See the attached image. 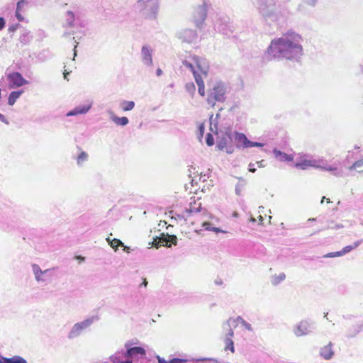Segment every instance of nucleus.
I'll return each mask as SVG.
<instances>
[{"mask_svg": "<svg viewBox=\"0 0 363 363\" xmlns=\"http://www.w3.org/2000/svg\"><path fill=\"white\" fill-rule=\"evenodd\" d=\"M137 7L147 18L154 19L159 9V0H138Z\"/></svg>", "mask_w": 363, "mask_h": 363, "instance_id": "5", "label": "nucleus"}, {"mask_svg": "<svg viewBox=\"0 0 363 363\" xmlns=\"http://www.w3.org/2000/svg\"><path fill=\"white\" fill-rule=\"evenodd\" d=\"M74 20H75V18H74V14L73 13L72 11H68L67 12V19H66V23L68 27H74Z\"/></svg>", "mask_w": 363, "mask_h": 363, "instance_id": "29", "label": "nucleus"}, {"mask_svg": "<svg viewBox=\"0 0 363 363\" xmlns=\"http://www.w3.org/2000/svg\"><path fill=\"white\" fill-rule=\"evenodd\" d=\"M182 64L186 67L189 68L192 72V73L196 72V69H195L194 65V64L192 62H189L188 60H184L182 62Z\"/></svg>", "mask_w": 363, "mask_h": 363, "instance_id": "41", "label": "nucleus"}, {"mask_svg": "<svg viewBox=\"0 0 363 363\" xmlns=\"http://www.w3.org/2000/svg\"><path fill=\"white\" fill-rule=\"evenodd\" d=\"M15 16L18 21H23L24 20L23 16L21 14V11L16 10Z\"/></svg>", "mask_w": 363, "mask_h": 363, "instance_id": "53", "label": "nucleus"}, {"mask_svg": "<svg viewBox=\"0 0 363 363\" xmlns=\"http://www.w3.org/2000/svg\"><path fill=\"white\" fill-rule=\"evenodd\" d=\"M212 118H213V115H211L210 120H212ZM210 129L211 131H214V130H215L216 133H217V129H218L217 123H213L212 121H211Z\"/></svg>", "mask_w": 363, "mask_h": 363, "instance_id": "51", "label": "nucleus"}, {"mask_svg": "<svg viewBox=\"0 0 363 363\" xmlns=\"http://www.w3.org/2000/svg\"><path fill=\"white\" fill-rule=\"evenodd\" d=\"M121 107L124 111H131L135 107V102L133 101H123Z\"/></svg>", "mask_w": 363, "mask_h": 363, "instance_id": "27", "label": "nucleus"}, {"mask_svg": "<svg viewBox=\"0 0 363 363\" xmlns=\"http://www.w3.org/2000/svg\"><path fill=\"white\" fill-rule=\"evenodd\" d=\"M225 350H230L232 352H234V343L232 339H230L229 337H226L225 338Z\"/></svg>", "mask_w": 363, "mask_h": 363, "instance_id": "33", "label": "nucleus"}, {"mask_svg": "<svg viewBox=\"0 0 363 363\" xmlns=\"http://www.w3.org/2000/svg\"><path fill=\"white\" fill-rule=\"evenodd\" d=\"M125 347L126 350L118 351L110 357L113 363H133L132 358L143 357L146 354L145 350L142 347H130L127 342Z\"/></svg>", "mask_w": 363, "mask_h": 363, "instance_id": "2", "label": "nucleus"}, {"mask_svg": "<svg viewBox=\"0 0 363 363\" xmlns=\"http://www.w3.org/2000/svg\"><path fill=\"white\" fill-rule=\"evenodd\" d=\"M157 76L160 77L162 74V70L160 68H157L156 70Z\"/></svg>", "mask_w": 363, "mask_h": 363, "instance_id": "64", "label": "nucleus"}, {"mask_svg": "<svg viewBox=\"0 0 363 363\" xmlns=\"http://www.w3.org/2000/svg\"><path fill=\"white\" fill-rule=\"evenodd\" d=\"M6 26V21L4 18L0 17V30H3Z\"/></svg>", "mask_w": 363, "mask_h": 363, "instance_id": "55", "label": "nucleus"}, {"mask_svg": "<svg viewBox=\"0 0 363 363\" xmlns=\"http://www.w3.org/2000/svg\"><path fill=\"white\" fill-rule=\"evenodd\" d=\"M0 121L4 123L5 124L8 125L9 123V121L6 118V117L0 113Z\"/></svg>", "mask_w": 363, "mask_h": 363, "instance_id": "57", "label": "nucleus"}, {"mask_svg": "<svg viewBox=\"0 0 363 363\" xmlns=\"http://www.w3.org/2000/svg\"><path fill=\"white\" fill-rule=\"evenodd\" d=\"M244 184H237V185L235 186V194L238 196H240L241 194V191H242V188L244 186Z\"/></svg>", "mask_w": 363, "mask_h": 363, "instance_id": "45", "label": "nucleus"}, {"mask_svg": "<svg viewBox=\"0 0 363 363\" xmlns=\"http://www.w3.org/2000/svg\"><path fill=\"white\" fill-rule=\"evenodd\" d=\"M245 328V329H247V330L249 331H252V327L251 325V324H250L249 323L246 322L245 320H242V323H241Z\"/></svg>", "mask_w": 363, "mask_h": 363, "instance_id": "52", "label": "nucleus"}, {"mask_svg": "<svg viewBox=\"0 0 363 363\" xmlns=\"http://www.w3.org/2000/svg\"><path fill=\"white\" fill-rule=\"evenodd\" d=\"M198 361L201 362V363H219V362L214 359H199Z\"/></svg>", "mask_w": 363, "mask_h": 363, "instance_id": "49", "label": "nucleus"}, {"mask_svg": "<svg viewBox=\"0 0 363 363\" xmlns=\"http://www.w3.org/2000/svg\"><path fill=\"white\" fill-rule=\"evenodd\" d=\"M111 120L118 125L125 126L129 123V120L127 117H118L116 116L112 111H110Z\"/></svg>", "mask_w": 363, "mask_h": 363, "instance_id": "24", "label": "nucleus"}, {"mask_svg": "<svg viewBox=\"0 0 363 363\" xmlns=\"http://www.w3.org/2000/svg\"><path fill=\"white\" fill-rule=\"evenodd\" d=\"M204 130H205L204 125L203 124H201L199 126V138L203 137V133H204Z\"/></svg>", "mask_w": 363, "mask_h": 363, "instance_id": "50", "label": "nucleus"}, {"mask_svg": "<svg viewBox=\"0 0 363 363\" xmlns=\"http://www.w3.org/2000/svg\"><path fill=\"white\" fill-rule=\"evenodd\" d=\"M316 329L315 323L311 319L301 320L296 325L294 329V333L296 336L306 335Z\"/></svg>", "mask_w": 363, "mask_h": 363, "instance_id": "10", "label": "nucleus"}, {"mask_svg": "<svg viewBox=\"0 0 363 363\" xmlns=\"http://www.w3.org/2000/svg\"><path fill=\"white\" fill-rule=\"evenodd\" d=\"M106 241L108 242V244L111 245V247L114 249L115 251L118 250V246H121L124 247V250L128 252L129 247L124 245V243L119 239L113 238L111 239L109 237L106 238Z\"/></svg>", "mask_w": 363, "mask_h": 363, "instance_id": "22", "label": "nucleus"}, {"mask_svg": "<svg viewBox=\"0 0 363 363\" xmlns=\"http://www.w3.org/2000/svg\"><path fill=\"white\" fill-rule=\"evenodd\" d=\"M177 37L182 43H193L197 39L198 34L196 30L185 28L177 32Z\"/></svg>", "mask_w": 363, "mask_h": 363, "instance_id": "13", "label": "nucleus"}, {"mask_svg": "<svg viewBox=\"0 0 363 363\" xmlns=\"http://www.w3.org/2000/svg\"><path fill=\"white\" fill-rule=\"evenodd\" d=\"M20 26L21 25L19 23L11 25L9 27L8 31L9 33H14Z\"/></svg>", "mask_w": 363, "mask_h": 363, "instance_id": "43", "label": "nucleus"}, {"mask_svg": "<svg viewBox=\"0 0 363 363\" xmlns=\"http://www.w3.org/2000/svg\"><path fill=\"white\" fill-rule=\"evenodd\" d=\"M333 344L330 342L327 345L323 347L320 350V355L325 360L332 359L335 354L332 347Z\"/></svg>", "mask_w": 363, "mask_h": 363, "instance_id": "19", "label": "nucleus"}, {"mask_svg": "<svg viewBox=\"0 0 363 363\" xmlns=\"http://www.w3.org/2000/svg\"><path fill=\"white\" fill-rule=\"evenodd\" d=\"M301 36L291 30H289L281 37L272 40L265 51L263 58L271 61L274 59H286L298 62L303 54L301 44Z\"/></svg>", "mask_w": 363, "mask_h": 363, "instance_id": "1", "label": "nucleus"}, {"mask_svg": "<svg viewBox=\"0 0 363 363\" xmlns=\"http://www.w3.org/2000/svg\"><path fill=\"white\" fill-rule=\"evenodd\" d=\"M157 359L158 360V363H168V361H166L164 358L157 356Z\"/></svg>", "mask_w": 363, "mask_h": 363, "instance_id": "61", "label": "nucleus"}, {"mask_svg": "<svg viewBox=\"0 0 363 363\" xmlns=\"http://www.w3.org/2000/svg\"><path fill=\"white\" fill-rule=\"evenodd\" d=\"M211 4L203 0L201 5H199L194 13V20L195 25L197 28H202L203 23L207 17L208 9L211 7Z\"/></svg>", "mask_w": 363, "mask_h": 363, "instance_id": "7", "label": "nucleus"}, {"mask_svg": "<svg viewBox=\"0 0 363 363\" xmlns=\"http://www.w3.org/2000/svg\"><path fill=\"white\" fill-rule=\"evenodd\" d=\"M235 142L236 143V146L238 148H248L250 145V141L247 136L242 133H238L237 131L235 132L234 137Z\"/></svg>", "mask_w": 363, "mask_h": 363, "instance_id": "17", "label": "nucleus"}, {"mask_svg": "<svg viewBox=\"0 0 363 363\" xmlns=\"http://www.w3.org/2000/svg\"><path fill=\"white\" fill-rule=\"evenodd\" d=\"M88 160V154L84 151H82L77 158V162L79 166H81L84 162Z\"/></svg>", "mask_w": 363, "mask_h": 363, "instance_id": "30", "label": "nucleus"}, {"mask_svg": "<svg viewBox=\"0 0 363 363\" xmlns=\"http://www.w3.org/2000/svg\"><path fill=\"white\" fill-rule=\"evenodd\" d=\"M186 362V359L176 357L168 361V363H185Z\"/></svg>", "mask_w": 363, "mask_h": 363, "instance_id": "44", "label": "nucleus"}, {"mask_svg": "<svg viewBox=\"0 0 363 363\" xmlns=\"http://www.w3.org/2000/svg\"><path fill=\"white\" fill-rule=\"evenodd\" d=\"M147 285V279L145 278L143 279V282L141 283L140 284V286H144V287H146Z\"/></svg>", "mask_w": 363, "mask_h": 363, "instance_id": "63", "label": "nucleus"}, {"mask_svg": "<svg viewBox=\"0 0 363 363\" xmlns=\"http://www.w3.org/2000/svg\"><path fill=\"white\" fill-rule=\"evenodd\" d=\"M362 242H363V240H357L356 242H354V244L352 245L354 249L359 247L362 243Z\"/></svg>", "mask_w": 363, "mask_h": 363, "instance_id": "58", "label": "nucleus"}, {"mask_svg": "<svg viewBox=\"0 0 363 363\" xmlns=\"http://www.w3.org/2000/svg\"><path fill=\"white\" fill-rule=\"evenodd\" d=\"M201 210V203H199L198 207L191 206L189 209H186V211L188 213H193V212L198 213V212H200Z\"/></svg>", "mask_w": 363, "mask_h": 363, "instance_id": "42", "label": "nucleus"}, {"mask_svg": "<svg viewBox=\"0 0 363 363\" xmlns=\"http://www.w3.org/2000/svg\"><path fill=\"white\" fill-rule=\"evenodd\" d=\"M304 3H306V4L309 5V6H315L318 0H302Z\"/></svg>", "mask_w": 363, "mask_h": 363, "instance_id": "54", "label": "nucleus"}, {"mask_svg": "<svg viewBox=\"0 0 363 363\" xmlns=\"http://www.w3.org/2000/svg\"><path fill=\"white\" fill-rule=\"evenodd\" d=\"M23 90H18L11 91L8 98V104L10 106H13L16 100L22 95Z\"/></svg>", "mask_w": 363, "mask_h": 363, "instance_id": "26", "label": "nucleus"}, {"mask_svg": "<svg viewBox=\"0 0 363 363\" xmlns=\"http://www.w3.org/2000/svg\"><path fill=\"white\" fill-rule=\"evenodd\" d=\"M152 53L153 50L148 45H143L141 48V60L143 63L150 67L152 65Z\"/></svg>", "mask_w": 363, "mask_h": 363, "instance_id": "14", "label": "nucleus"}, {"mask_svg": "<svg viewBox=\"0 0 363 363\" xmlns=\"http://www.w3.org/2000/svg\"><path fill=\"white\" fill-rule=\"evenodd\" d=\"M225 329H228V327L225 328ZM234 335V332L233 330V329L230 328H228V332L226 335V337H229L230 339L233 337Z\"/></svg>", "mask_w": 363, "mask_h": 363, "instance_id": "56", "label": "nucleus"}, {"mask_svg": "<svg viewBox=\"0 0 363 363\" xmlns=\"http://www.w3.org/2000/svg\"><path fill=\"white\" fill-rule=\"evenodd\" d=\"M202 226L203 228H205V229L206 230H208V231H213V232H215L216 233H221V232H223L221 229H220L219 228H216V227H212L211 226V223H209V222H204L202 225Z\"/></svg>", "mask_w": 363, "mask_h": 363, "instance_id": "31", "label": "nucleus"}, {"mask_svg": "<svg viewBox=\"0 0 363 363\" xmlns=\"http://www.w3.org/2000/svg\"><path fill=\"white\" fill-rule=\"evenodd\" d=\"M295 167L301 169H306L308 167L320 169L324 171H328L336 177L342 176V170L339 169L336 165H330L325 160H303L296 162Z\"/></svg>", "mask_w": 363, "mask_h": 363, "instance_id": "3", "label": "nucleus"}, {"mask_svg": "<svg viewBox=\"0 0 363 363\" xmlns=\"http://www.w3.org/2000/svg\"><path fill=\"white\" fill-rule=\"evenodd\" d=\"M99 317L98 315H93L86 318L85 320L75 323L68 333L67 337L70 340L79 336L82 331L90 327L94 323L98 321Z\"/></svg>", "mask_w": 363, "mask_h": 363, "instance_id": "6", "label": "nucleus"}, {"mask_svg": "<svg viewBox=\"0 0 363 363\" xmlns=\"http://www.w3.org/2000/svg\"><path fill=\"white\" fill-rule=\"evenodd\" d=\"M253 4L263 17L269 18L273 15L274 0H253Z\"/></svg>", "mask_w": 363, "mask_h": 363, "instance_id": "8", "label": "nucleus"}, {"mask_svg": "<svg viewBox=\"0 0 363 363\" xmlns=\"http://www.w3.org/2000/svg\"><path fill=\"white\" fill-rule=\"evenodd\" d=\"M28 4V1L27 0H19L17 2L16 4V9L18 11H22V9L24 8L25 6H26Z\"/></svg>", "mask_w": 363, "mask_h": 363, "instance_id": "38", "label": "nucleus"}, {"mask_svg": "<svg viewBox=\"0 0 363 363\" xmlns=\"http://www.w3.org/2000/svg\"><path fill=\"white\" fill-rule=\"evenodd\" d=\"M361 332V330L359 327L358 325H354L352 328H351L346 336L348 337V338H352V337H354L357 334H359V333Z\"/></svg>", "mask_w": 363, "mask_h": 363, "instance_id": "28", "label": "nucleus"}, {"mask_svg": "<svg viewBox=\"0 0 363 363\" xmlns=\"http://www.w3.org/2000/svg\"><path fill=\"white\" fill-rule=\"evenodd\" d=\"M228 90L227 84L223 82H216L212 87L208 90L206 101L208 105L214 106L216 102H224Z\"/></svg>", "mask_w": 363, "mask_h": 363, "instance_id": "4", "label": "nucleus"}, {"mask_svg": "<svg viewBox=\"0 0 363 363\" xmlns=\"http://www.w3.org/2000/svg\"><path fill=\"white\" fill-rule=\"evenodd\" d=\"M185 90L191 96H194L196 91L195 85L193 82L186 83L185 85Z\"/></svg>", "mask_w": 363, "mask_h": 363, "instance_id": "34", "label": "nucleus"}, {"mask_svg": "<svg viewBox=\"0 0 363 363\" xmlns=\"http://www.w3.org/2000/svg\"><path fill=\"white\" fill-rule=\"evenodd\" d=\"M193 74L198 86L199 84H204L203 80L200 74H199L197 72H195L193 73Z\"/></svg>", "mask_w": 363, "mask_h": 363, "instance_id": "39", "label": "nucleus"}, {"mask_svg": "<svg viewBox=\"0 0 363 363\" xmlns=\"http://www.w3.org/2000/svg\"><path fill=\"white\" fill-rule=\"evenodd\" d=\"M362 167H363V158L358 160L354 163H353L352 165L350 167L349 169L350 170L357 169L362 168Z\"/></svg>", "mask_w": 363, "mask_h": 363, "instance_id": "35", "label": "nucleus"}, {"mask_svg": "<svg viewBox=\"0 0 363 363\" xmlns=\"http://www.w3.org/2000/svg\"><path fill=\"white\" fill-rule=\"evenodd\" d=\"M92 101H86L83 105H79L74 107L72 110L68 111L66 114L67 116H74L77 115L86 114L92 107Z\"/></svg>", "mask_w": 363, "mask_h": 363, "instance_id": "15", "label": "nucleus"}, {"mask_svg": "<svg viewBox=\"0 0 363 363\" xmlns=\"http://www.w3.org/2000/svg\"><path fill=\"white\" fill-rule=\"evenodd\" d=\"M32 269H33V272L35 275V278L38 282H40V281L44 282L46 280L45 278H40V274H48L50 272V270H51L50 269H48L43 271L40 269V266L36 264H32Z\"/></svg>", "mask_w": 363, "mask_h": 363, "instance_id": "21", "label": "nucleus"}, {"mask_svg": "<svg viewBox=\"0 0 363 363\" xmlns=\"http://www.w3.org/2000/svg\"><path fill=\"white\" fill-rule=\"evenodd\" d=\"M343 228L342 224H335L333 226L329 227V228H332V229H340V228Z\"/></svg>", "mask_w": 363, "mask_h": 363, "instance_id": "60", "label": "nucleus"}, {"mask_svg": "<svg viewBox=\"0 0 363 363\" xmlns=\"http://www.w3.org/2000/svg\"><path fill=\"white\" fill-rule=\"evenodd\" d=\"M352 250H354V247L352 245H347L342 248V252L343 253V255H344L350 252Z\"/></svg>", "mask_w": 363, "mask_h": 363, "instance_id": "47", "label": "nucleus"}, {"mask_svg": "<svg viewBox=\"0 0 363 363\" xmlns=\"http://www.w3.org/2000/svg\"><path fill=\"white\" fill-rule=\"evenodd\" d=\"M286 278V275L284 273H281L279 274V276H277V277L274 278V279L272 281V284L274 285H277L278 284H279L281 281H284Z\"/></svg>", "mask_w": 363, "mask_h": 363, "instance_id": "36", "label": "nucleus"}, {"mask_svg": "<svg viewBox=\"0 0 363 363\" xmlns=\"http://www.w3.org/2000/svg\"><path fill=\"white\" fill-rule=\"evenodd\" d=\"M216 147L219 150H225L228 154H232L234 152L235 148L233 145V137L230 131H227L225 135L217 138Z\"/></svg>", "mask_w": 363, "mask_h": 363, "instance_id": "9", "label": "nucleus"}, {"mask_svg": "<svg viewBox=\"0 0 363 363\" xmlns=\"http://www.w3.org/2000/svg\"><path fill=\"white\" fill-rule=\"evenodd\" d=\"M0 363H28L27 361L22 357L18 355L13 356L12 357H4L0 359Z\"/></svg>", "mask_w": 363, "mask_h": 363, "instance_id": "23", "label": "nucleus"}, {"mask_svg": "<svg viewBox=\"0 0 363 363\" xmlns=\"http://www.w3.org/2000/svg\"><path fill=\"white\" fill-rule=\"evenodd\" d=\"M7 80L9 82L10 88L12 89L18 88L29 83L18 72H13L8 74Z\"/></svg>", "mask_w": 363, "mask_h": 363, "instance_id": "12", "label": "nucleus"}, {"mask_svg": "<svg viewBox=\"0 0 363 363\" xmlns=\"http://www.w3.org/2000/svg\"><path fill=\"white\" fill-rule=\"evenodd\" d=\"M194 63L196 65L198 69L205 75L207 74L208 65L206 59L199 56L194 55L191 57Z\"/></svg>", "mask_w": 363, "mask_h": 363, "instance_id": "18", "label": "nucleus"}, {"mask_svg": "<svg viewBox=\"0 0 363 363\" xmlns=\"http://www.w3.org/2000/svg\"><path fill=\"white\" fill-rule=\"evenodd\" d=\"M215 30L225 35H230L233 33V26L229 17L219 18L215 24Z\"/></svg>", "mask_w": 363, "mask_h": 363, "instance_id": "11", "label": "nucleus"}, {"mask_svg": "<svg viewBox=\"0 0 363 363\" xmlns=\"http://www.w3.org/2000/svg\"><path fill=\"white\" fill-rule=\"evenodd\" d=\"M206 143L211 147L214 145V138L211 133H208L206 137Z\"/></svg>", "mask_w": 363, "mask_h": 363, "instance_id": "37", "label": "nucleus"}, {"mask_svg": "<svg viewBox=\"0 0 363 363\" xmlns=\"http://www.w3.org/2000/svg\"><path fill=\"white\" fill-rule=\"evenodd\" d=\"M158 245H164L167 247H169L172 245H177V238L174 235H169L161 233L160 236L157 238Z\"/></svg>", "mask_w": 363, "mask_h": 363, "instance_id": "16", "label": "nucleus"}, {"mask_svg": "<svg viewBox=\"0 0 363 363\" xmlns=\"http://www.w3.org/2000/svg\"><path fill=\"white\" fill-rule=\"evenodd\" d=\"M198 91L201 96H203L205 95V85L199 84L198 86Z\"/></svg>", "mask_w": 363, "mask_h": 363, "instance_id": "46", "label": "nucleus"}, {"mask_svg": "<svg viewBox=\"0 0 363 363\" xmlns=\"http://www.w3.org/2000/svg\"><path fill=\"white\" fill-rule=\"evenodd\" d=\"M242 320H245L241 316H238L235 319L230 318L226 321V323H225L223 324V328H226L227 327L230 328L231 322H233V323L238 322V323H242Z\"/></svg>", "mask_w": 363, "mask_h": 363, "instance_id": "32", "label": "nucleus"}, {"mask_svg": "<svg viewBox=\"0 0 363 363\" xmlns=\"http://www.w3.org/2000/svg\"><path fill=\"white\" fill-rule=\"evenodd\" d=\"M33 36L30 31L23 30L19 37V41L22 45L28 44L32 40Z\"/></svg>", "mask_w": 363, "mask_h": 363, "instance_id": "25", "label": "nucleus"}, {"mask_svg": "<svg viewBox=\"0 0 363 363\" xmlns=\"http://www.w3.org/2000/svg\"><path fill=\"white\" fill-rule=\"evenodd\" d=\"M272 152L274 155V157L280 162H291L294 160L293 155H289L282 152L277 148H274Z\"/></svg>", "mask_w": 363, "mask_h": 363, "instance_id": "20", "label": "nucleus"}, {"mask_svg": "<svg viewBox=\"0 0 363 363\" xmlns=\"http://www.w3.org/2000/svg\"><path fill=\"white\" fill-rule=\"evenodd\" d=\"M263 146H264V143H259V142L250 141L249 147H263Z\"/></svg>", "mask_w": 363, "mask_h": 363, "instance_id": "48", "label": "nucleus"}, {"mask_svg": "<svg viewBox=\"0 0 363 363\" xmlns=\"http://www.w3.org/2000/svg\"><path fill=\"white\" fill-rule=\"evenodd\" d=\"M255 164L253 163L249 164V171L250 172L255 173L256 172V168L254 167Z\"/></svg>", "mask_w": 363, "mask_h": 363, "instance_id": "59", "label": "nucleus"}, {"mask_svg": "<svg viewBox=\"0 0 363 363\" xmlns=\"http://www.w3.org/2000/svg\"><path fill=\"white\" fill-rule=\"evenodd\" d=\"M342 255H343V253L342 252V250H340V251H337V252H335L328 253V254L325 255L323 257H326V258H332V257H340Z\"/></svg>", "mask_w": 363, "mask_h": 363, "instance_id": "40", "label": "nucleus"}, {"mask_svg": "<svg viewBox=\"0 0 363 363\" xmlns=\"http://www.w3.org/2000/svg\"><path fill=\"white\" fill-rule=\"evenodd\" d=\"M257 164L259 167H265L264 160H261V161L257 162Z\"/></svg>", "mask_w": 363, "mask_h": 363, "instance_id": "62", "label": "nucleus"}]
</instances>
